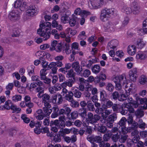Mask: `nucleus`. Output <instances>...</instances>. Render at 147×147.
Masks as SVG:
<instances>
[{"mask_svg": "<svg viewBox=\"0 0 147 147\" xmlns=\"http://www.w3.org/2000/svg\"><path fill=\"white\" fill-rule=\"evenodd\" d=\"M113 81L115 83V88L116 90L119 91V92L121 93L119 97L118 100L120 101H123L127 100V97L129 94V93L127 92L126 94H123V90L122 89V85L127 84V81L125 75L122 74L117 76L113 78Z\"/></svg>", "mask_w": 147, "mask_h": 147, "instance_id": "obj_1", "label": "nucleus"}, {"mask_svg": "<svg viewBox=\"0 0 147 147\" xmlns=\"http://www.w3.org/2000/svg\"><path fill=\"white\" fill-rule=\"evenodd\" d=\"M87 116L88 118L86 119H87V121H88L90 123L92 124L94 118L93 114L91 112H89L88 113Z\"/></svg>", "mask_w": 147, "mask_h": 147, "instance_id": "obj_40", "label": "nucleus"}, {"mask_svg": "<svg viewBox=\"0 0 147 147\" xmlns=\"http://www.w3.org/2000/svg\"><path fill=\"white\" fill-rule=\"evenodd\" d=\"M88 109L90 111H93L95 110V108L93 104L91 102H88L87 104Z\"/></svg>", "mask_w": 147, "mask_h": 147, "instance_id": "obj_39", "label": "nucleus"}, {"mask_svg": "<svg viewBox=\"0 0 147 147\" xmlns=\"http://www.w3.org/2000/svg\"><path fill=\"white\" fill-rule=\"evenodd\" d=\"M58 76L59 82H63L65 81V78L63 75L60 74L58 75Z\"/></svg>", "mask_w": 147, "mask_h": 147, "instance_id": "obj_59", "label": "nucleus"}, {"mask_svg": "<svg viewBox=\"0 0 147 147\" xmlns=\"http://www.w3.org/2000/svg\"><path fill=\"white\" fill-rule=\"evenodd\" d=\"M35 67L33 65H31L28 67V74L30 76H31L34 74V69Z\"/></svg>", "mask_w": 147, "mask_h": 147, "instance_id": "obj_31", "label": "nucleus"}, {"mask_svg": "<svg viewBox=\"0 0 147 147\" xmlns=\"http://www.w3.org/2000/svg\"><path fill=\"white\" fill-rule=\"evenodd\" d=\"M78 52H75V51H73L72 54H71L69 58V59L71 62L73 61L74 59V55Z\"/></svg>", "mask_w": 147, "mask_h": 147, "instance_id": "obj_58", "label": "nucleus"}, {"mask_svg": "<svg viewBox=\"0 0 147 147\" xmlns=\"http://www.w3.org/2000/svg\"><path fill=\"white\" fill-rule=\"evenodd\" d=\"M100 70V66L97 65H94L92 68V70L93 73L97 74H98Z\"/></svg>", "mask_w": 147, "mask_h": 147, "instance_id": "obj_27", "label": "nucleus"}, {"mask_svg": "<svg viewBox=\"0 0 147 147\" xmlns=\"http://www.w3.org/2000/svg\"><path fill=\"white\" fill-rule=\"evenodd\" d=\"M47 70V69H42L41 70L40 73V79H43L45 77H45H46Z\"/></svg>", "mask_w": 147, "mask_h": 147, "instance_id": "obj_41", "label": "nucleus"}, {"mask_svg": "<svg viewBox=\"0 0 147 147\" xmlns=\"http://www.w3.org/2000/svg\"><path fill=\"white\" fill-rule=\"evenodd\" d=\"M21 118L25 123H28L30 122V119L27 117V115L26 114H22L21 116Z\"/></svg>", "mask_w": 147, "mask_h": 147, "instance_id": "obj_45", "label": "nucleus"}, {"mask_svg": "<svg viewBox=\"0 0 147 147\" xmlns=\"http://www.w3.org/2000/svg\"><path fill=\"white\" fill-rule=\"evenodd\" d=\"M21 30L18 29H15L13 30V33L12 36L14 37H18L19 36Z\"/></svg>", "mask_w": 147, "mask_h": 147, "instance_id": "obj_44", "label": "nucleus"}, {"mask_svg": "<svg viewBox=\"0 0 147 147\" xmlns=\"http://www.w3.org/2000/svg\"><path fill=\"white\" fill-rule=\"evenodd\" d=\"M90 1L92 6L95 9L100 8L105 4L104 0H90Z\"/></svg>", "mask_w": 147, "mask_h": 147, "instance_id": "obj_8", "label": "nucleus"}, {"mask_svg": "<svg viewBox=\"0 0 147 147\" xmlns=\"http://www.w3.org/2000/svg\"><path fill=\"white\" fill-rule=\"evenodd\" d=\"M47 115L45 113H43L39 115H38L36 116H34V117L36 118L37 120H42L44 117H47Z\"/></svg>", "mask_w": 147, "mask_h": 147, "instance_id": "obj_36", "label": "nucleus"}, {"mask_svg": "<svg viewBox=\"0 0 147 147\" xmlns=\"http://www.w3.org/2000/svg\"><path fill=\"white\" fill-rule=\"evenodd\" d=\"M117 116L115 114H113L109 115L107 121L113 123L114 121L116 120Z\"/></svg>", "mask_w": 147, "mask_h": 147, "instance_id": "obj_46", "label": "nucleus"}, {"mask_svg": "<svg viewBox=\"0 0 147 147\" xmlns=\"http://www.w3.org/2000/svg\"><path fill=\"white\" fill-rule=\"evenodd\" d=\"M114 88L113 85L110 83H109L107 84L106 86V89L109 91L110 92L113 91Z\"/></svg>", "mask_w": 147, "mask_h": 147, "instance_id": "obj_53", "label": "nucleus"}, {"mask_svg": "<svg viewBox=\"0 0 147 147\" xmlns=\"http://www.w3.org/2000/svg\"><path fill=\"white\" fill-rule=\"evenodd\" d=\"M115 9L114 8L108 9L107 8L102 9L100 16V20L103 22L107 21L111 15L114 14Z\"/></svg>", "mask_w": 147, "mask_h": 147, "instance_id": "obj_4", "label": "nucleus"}, {"mask_svg": "<svg viewBox=\"0 0 147 147\" xmlns=\"http://www.w3.org/2000/svg\"><path fill=\"white\" fill-rule=\"evenodd\" d=\"M112 109L114 111L117 112L120 109V106L118 104H113L112 106Z\"/></svg>", "mask_w": 147, "mask_h": 147, "instance_id": "obj_52", "label": "nucleus"}, {"mask_svg": "<svg viewBox=\"0 0 147 147\" xmlns=\"http://www.w3.org/2000/svg\"><path fill=\"white\" fill-rule=\"evenodd\" d=\"M22 96L20 94H16L12 97V100L14 102H17L21 101Z\"/></svg>", "mask_w": 147, "mask_h": 147, "instance_id": "obj_30", "label": "nucleus"}, {"mask_svg": "<svg viewBox=\"0 0 147 147\" xmlns=\"http://www.w3.org/2000/svg\"><path fill=\"white\" fill-rule=\"evenodd\" d=\"M57 52H60L62 50V46L60 43H58L57 44L56 47H55V49H54Z\"/></svg>", "mask_w": 147, "mask_h": 147, "instance_id": "obj_55", "label": "nucleus"}, {"mask_svg": "<svg viewBox=\"0 0 147 147\" xmlns=\"http://www.w3.org/2000/svg\"><path fill=\"white\" fill-rule=\"evenodd\" d=\"M57 43V42L56 40H53L51 44V50H54L55 49V47H56L57 44H58Z\"/></svg>", "mask_w": 147, "mask_h": 147, "instance_id": "obj_63", "label": "nucleus"}, {"mask_svg": "<svg viewBox=\"0 0 147 147\" xmlns=\"http://www.w3.org/2000/svg\"><path fill=\"white\" fill-rule=\"evenodd\" d=\"M118 126V125H117V127H113L112 129L111 132L113 133H116L117 134L118 133L119 134H121V133H122V131L120 128H119Z\"/></svg>", "mask_w": 147, "mask_h": 147, "instance_id": "obj_33", "label": "nucleus"}, {"mask_svg": "<svg viewBox=\"0 0 147 147\" xmlns=\"http://www.w3.org/2000/svg\"><path fill=\"white\" fill-rule=\"evenodd\" d=\"M112 110H107L105 107V105L102 103L101 107L97 108L95 110V112L98 114H101L103 120H100L102 122H105V121L108 116L111 113Z\"/></svg>", "mask_w": 147, "mask_h": 147, "instance_id": "obj_3", "label": "nucleus"}, {"mask_svg": "<svg viewBox=\"0 0 147 147\" xmlns=\"http://www.w3.org/2000/svg\"><path fill=\"white\" fill-rule=\"evenodd\" d=\"M139 82L143 85L147 82V77L145 75H142L139 79Z\"/></svg>", "mask_w": 147, "mask_h": 147, "instance_id": "obj_28", "label": "nucleus"}, {"mask_svg": "<svg viewBox=\"0 0 147 147\" xmlns=\"http://www.w3.org/2000/svg\"><path fill=\"white\" fill-rule=\"evenodd\" d=\"M76 20L74 18H70V20L69 22L70 26L71 27L74 26L76 24Z\"/></svg>", "mask_w": 147, "mask_h": 147, "instance_id": "obj_64", "label": "nucleus"}, {"mask_svg": "<svg viewBox=\"0 0 147 147\" xmlns=\"http://www.w3.org/2000/svg\"><path fill=\"white\" fill-rule=\"evenodd\" d=\"M26 3L22 2L21 0H17L14 3V7L18 9L17 10L19 9L20 11H24V10Z\"/></svg>", "mask_w": 147, "mask_h": 147, "instance_id": "obj_9", "label": "nucleus"}, {"mask_svg": "<svg viewBox=\"0 0 147 147\" xmlns=\"http://www.w3.org/2000/svg\"><path fill=\"white\" fill-rule=\"evenodd\" d=\"M136 47L134 45H130L128 46L127 49V52L130 55H134L137 51Z\"/></svg>", "mask_w": 147, "mask_h": 147, "instance_id": "obj_16", "label": "nucleus"}, {"mask_svg": "<svg viewBox=\"0 0 147 147\" xmlns=\"http://www.w3.org/2000/svg\"><path fill=\"white\" fill-rule=\"evenodd\" d=\"M44 104V107H43V110L44 113L47 115H49L52 112V110L50 108L51 105L50 104V101L45 102L42 103Z\"/></svg>", "mask_w": 147, "mask_h": 147, "instance_id": "obj_10", "label": "nucleus"}, {"mask_svg": "<svg viewBox=\"0 0 147 147\" xmlns=\"http://www.w3.org/2000/svg\"><path fill=\"white\" fill-rule=\"evenodd\" d=\"M8 17L11 21H16L19 20L20 18V11L17 9L13 10L10 13Z\"/></svg>", "mask_w": 147, "mask_h": 147, "instance_id": "obj_7", "label": "nucleus"}, {"mask_svg": "<svg viewBox=\"0 0 147 147\" xmlns=\"http://www.w3.org/2000/svg\"><path fill=\"white\" fill-rule=\"evenodd\" d=\"M71 102L70 105L73 107L76 108L79 106V104L78 102L73 99Z\"/></svg>", "mask_w": 147, "mask_h": 147, "instance_id": "obj_48", "label": "nucleus"}, {"mask_svg": "<svg viewBox=\"0 0 147 147\" xmlns=\"http://www.w3.org/2000/svg\"><path fill=\"white\" fill-rule=\"evenodd\" d=\"M118 41L115 39L112 40L109 42L107 44V49L109 50L110 49H114L117 46Z\"/></svg>", "mask_w": 147, "mask_h": 147, "instance_id": "obj_13", "label": "nucleus"}, {"mask_svg": "<svg viewBox=\"0 0 147 147\" xmlns=\"http://www.w3.org/2000/svg\"><path fill=\"white\" fill-rule=\"evenodd\" d=\"M39 11V9L36 5H30L26 9V14L28 16L32 17L36 15Z\"/></svg>", "mask_w": 147, "mask_h": 147, "instance_id": "obj_5", "label": "nucleus"}, {"mask_svg": "<svg viewBox=\"0 0 147 147\" xmlns=\"http://www.w3.org/2000/svg\"><path fill=\"white\" fill-rule=\"evenodd\" d=\"M122 11L127 15L130 14L132 12V9L130 7L126 6H124L121 9Z\"/></svg>", "mask_w": 147, "mask_h": 147, "instance_id": "obj_24", "label": "nucleus"}, {"mask_svg": "<svg viewBox=\"0 0 147 147\" xmlns=\"http://www.w3.org/2000/svg\"><path fill=\"white\" fill-rule=\"evenodd\" d=\"M129 77L130 80L135 82L138 76V71L136 68H133L129 72Z\"/></svg>", "mask_w": 147, "mask_h": 147, "instance_id": "obj_11", "label": "nucleus"}, {"mask_svg": "<svg viewBox=\"0 0 147 147\" xmlns=\"http://www.w3.org/2000/svg\"><path fill=\"white\" fill-rule=\"evenodd\" d=\"M42 99V102L50 101V96H49L46 94H43L41 96Z\"/></svg>", "mask_w": 147, "mask_h": 147, "instance_id": "obj_32", "label": "nucleus"}, {"mask_svg": "<svg viewBox=\"0 0 147 147\" xmlns=\"http://www.w3.org/2000/svg\"><path fill=\"white\" fill-rule=\"evenodd\" d=\"M78 37L80 40H82L86 39L87 36L86 34L85 31H83L81 32L78 36Z\"/></svg>", "mask_w": 147, "mask_h": 147, "instance_id": "obj_35", "label": "nucleus"}, {"mask_svg": "<svg viewBox=\"0 0 147 147\" xmlns=\"http://www.w3.org/2000/svg\"><path fill=\"white\" fill-rule=\"evenodd\" d=\"M135 114L136 116L141 117L144 115V113L142 110L138 109L135 112Z\"/></svg>", "mask_w": 147, "mask_h": 147, "instance_id": "obj_43", "label": "nucleus"}, {"mask_svg": "<svg viewBox=\"0 0 147 147\" xmlns=\"http://www.w3.org/2000/svg\"><path fill=\"white\" fill-rule=\"evenodd\" d=\"M11 109L13 110L14 112L17 113H20L21 109L20 107H17L16 106L13 105H11Z\"/></svg>", "mask_w": 147, "mask_h": 147, "instance_id": "obj_50", "label": "nucleus"}, {"mask_svg": "<svg viewBox=\"0 0 147 147\" xmlns=\"http://www.w3.org/2000/svg\"><path fill=\"white\" fill-rule=\"evenodd\" d=\"M44 88L40 86L38 87L36 89V91L38 92V94L37 95V96L39 98H41V96L40 95V94L43 93L44 92Z\"/></svg>", "mask_w": 147, "mask_h": 147, "instance_id": "obj_42", "label": "nucleus"}, {"mask_svg": "<svg viewBox=\"0 0 147 147\" xmlns=\"http://www.w3.org/2000/svg\"><path fill=\"white\" fill-rule=\"evenodd\" d=\"M132 12L134 14H137L140 12V8L138 4L136 2H133L131 5Z\"/></svg>", "mask_w": 147, "mask_h": 147, "instance_id": "obj_17", "label": "nucleus"}, {"mask_svg": "<svg viewBox=\"0 0 147 147\" xmlns=\"http://www.w3.org/2000/svg\"><path fill=\"white\" fill-rule=\"evenodd\" d=\"M81 111V112L79 113V115L82 117L84 118L86 115V108H82L79 110V111Z\"/></svg>", "mask_w": 147, "mask_h": 147, "instance_id": "obj_38", "label": "nucleus"}, {"mask_svg": "<svg viewBox=\"0 0 147 147\" xmlns=\"http://www.w3.org/2000/svg\"><path fill=\"white\" fill-rule=\"evenodd\" d=\"M147 58L145 52L142 51H138L136 55V58L138 60H144Z\"/></svg>", "mask_w": 147, "mask_h": 147, "instance_id": "obj_15", "label": "nucleus"}, {"mask_svg": "<svg viewBox=\"0 0 147 147\" xmlns=\"http://www.w3.org/2000/svg\"><path fill=\"white\" fill-rule=\"evenodd\" d=\"M71 51L69 44H65L64 49L63 50V52H65L67 54H69L71 53Z\"/></svg>", "mask_w": 147, "mask_h": 147, "instance_id": "obj_34", "label": "nucleus"}, {"mask_svg": "<svg viewBox=\"0 0 147 147\" xmlns=\"http://www.w3.org/2000/svg\"><path fill=\"white\" fill-rule=\"evenodd\" d=\"M100 98L101 100L104 101L107 99V94L104 90L101 91L100 92Z\"/></svg>", "mask_w": 147, "mask_h": 147, "instance_id": "obj_37", "label": "nucleus"}, {"mask_svg": "<svg viewBox=\"0 0 147 147\" xmlns=\"http://www.w3.org/2000/svg\"><path fill=\"white\" fill-rule=\"evenodd\" d=\"M127 137L128 136L127 135L122 136L119 139L120 142L121 143L125 142L127 139Z\"/></svg>", "mask_w": 147, "mask_h": 147, "instance_id": "obj_61", "label": "nucleus"}, {"mask_svg": "<svg viewBox=\"0 0 147 147\" xmlns=\"http://www.w3.org/2000/svg\"><path fill=\"white\" fill-rule=\"evenodd\" d=\"M127 120L125 117H123L119 121L118 127L120 128L122 131V133L125 134H127L128 131V128L125 127V122Z\"/></svg>", "mask_w": 147, "mask_h": 147, "instance_id": "obj_6", "label": "nucleus"}, {"mask_svg": "<svg viewBox=\"0 0 147 147\" xmlns=\"http://www.w3.org/2000/svg\"><path fill=\"white\" fill-rule=\"evenodd\" d=\"M73 92L70 91L68 92V93L66 94L65 98L69 102H71L73 99Z\"/></svg>", "mask_w": 147, "mask_h": 147, "instance_id": "obj_23", "label": "nucleus"}, {"mask_svg": "<svg viewBox=\"0 0 147 147\" xmlns=\"http://www.w3.org/2000/svg\"><path fill=\"white\" fill-rule=\"evenodd\" d=\"M71 14V12L69 11L68 10L66 11L65 13L62 15L61 17V22L63 24L69 23L70 20L69 16Z\"/></svg>", "mask_w": 147, "mask_h": 147, "instance_id": "obj_12", "label": "nucleus"}, {"mask_svg": "<svg viewBox=\"0 0 147 147\" xmlns=\"http://www.w3.org/2000/svg\"><path fill=\"white\" fill-rule=\"evenodd\" d=\"M50 45L48 44H44L41 45L40 46V49L42 50H45L49 48Z\"/></svg>", "mask_w": 147, "mask_h": 147, "instance_id": "obj_62", "label": "nucleus"}, {"mask_svg": "<svg viewBox=\"0 0 147 147\" xmlns=\"http://www.w3.org/2000/svg\"><path fill=\"white\" fill-rule=\"evenodd\" d=\"M40 64L42 65V67L44 68H46L48 65V62L46 61L45 59H40Z\"/></svg>", "mask_w": 147, "mask_h": 147, "instance_id": "obj_47", "label": "nucleus"}, {"mask_svg": "<svg viewBox=\"0 0 147 147\" xmlns=\"http://www.w3.org/2000/svg\"><path fill=\"white\" fill-rule=\"evenodd\" d=\"M52 102L56 104H60L63 101L62 96L59 94H54L52 96Z\"/></svg>", "mask_w": 147, "mask_h": 147, "instance_id": "obj_14", "label": "nucleus"}, {"mask_svg": "<svg viewBox=\"0 0 147 147\" xmlns=\"http://www.w3.org/2000/svg\"><path fill=\"white\" fill-rule=\"evenodd\" d=\"M143 32L147 34V19H145L143 22Z\"/></svg>", "mask_w": 147, "mask_h": 147, "instance_id": "obj_49", "label": "nucleus"}, {"mask_svg": "<svg viewBox=\"0 0 147 147\" xmlns=\"http://www.w3.org/2000/svg\"><path fill=\"white\" fill-rule=\"evenodd\" d=\"M104 29L105 31L112 32L114 30V25L111 22H109L105 24Z\"/></svg>", "mask_w": 147, "mask_h": 147, "instance_id": "obj_18", "label": "nucleus"}, {"mask_svg": "<svg viewBox=\"0 0 147 147\" xmlns=\"http://www.w3.org/2000/svg\"><path fill=\"white\" fill-rule=\"evenodd\" d=\"M51 26V23L48 22H45L40 25V28L38 29L37 33L40 36L43 37L44 41L47 40L50 37Z\"/></svg>", "mask_w": 147, "mask_h": 147, "instance_id": "obj_2", "label": "nucleus"}, {"mask_svg": "<svg viewBox=\"0 0 147 147\" xmlns=\"http://www.w3.org/2000/svg\"><path fill=\"white\" fill-rule=\"evenodd\" d=\"M67 73L66 75L67 77L68 78H72L73 79L75 80V76L76 73L74 71L73 69H71L67 71Z\"/></svg>", "mask_w": 147, "mask_h": 147, "instance_id": "obj_26", "label": "nucleus"}, {"mask_svg": "<svg viewBox=\"0 0 147 147\" xmlns=\"http://www.w3.org/2000/svg\"><path fill=\"white\" fill-rule=\"evenodd\" d=\"M107 129L106 127L104 126H100L99 128V131L102 133H104L107 131Z\"/></svg>", "mask_w": 147, "mask_h": 147, "instance_id": "obj_56", "label": "nucleus"}, {"mask_svg": "<svg viewBox=\"0 0 147 147\" xmlns=\"http://www.w3.org/2000/svg\"><path fill=\"white\" fill-rule=\"evenodd\" d=\"M103 102V104L105 105V108H106L107 109L108 108H110L112 107L113 104L112 101L107 99L104 101Z\"/></svg>", "mask_w": 147, "mask_h": 147, "instance_id": "obj_25", "label": "nucleus"}, {"mask_svg": "<svg viewBox=\"0 0 147 147\" xmlns=\"http://www.w3.org/2000/svg\"><path fill=\"white\" fill-rule=\"evenodd\" d=\"M71 90L73 91L74 95L76 98H80L81 96L82 93L76 87H73L71 88Z\"/></svg>", "mask_w": 147, "mask_h": 147, "instance_id": "obj_21", "label": "nucleus"}, {"mask_svg": "<svg viewBox=\"0 0 147 147\" xmlns=\"http://www.w3.org/2000/svg\"><path fill=\"white\" fill-rule=\"evenodd\" d=\"M40 79L41 80H43L45 83L48 85L50 84L51 81V79L47 78V77H45H45L43 79Z\"/></svg>", "mask_w": 147, "mask_h": 147, "instance_id": "obj_54", "label": "nucleus"}, {"mask_svg": "<svg viewBox=\"0 0 147 147\" xmlns=\"http://www.w3.org/2000/svg\"><path fill=\"white\" fill-rule=\"evenodd\" d=\"M12 101L11 100H8L6 101L4 105L5 109L9 110L10 109H11V105H13Z\"/></svg>", "mask_w": 147, "mask_h": 147, "instance_id": "obj_29", "label": "nucleus"}, {"mask_svg": "<svg viewBox=\"0 0 147 147\" xmlns=\"http://www.w3.org/2000/svg\"><path fill=\"white\" fill-rule=\"evenodd\" d=\"M140 103L142 104H145L146 105L145 109H147V99L146 98H140Z\"/></svg>", "mask_w": 147, "mask_h": 147, "instance_id": "obj_57", "label": "nucleus"}, {"mask_svg": "<svg viewBox=\"0 0 147 147\" xmlns=\"http://www.w3.org/2000/svg\"><path fill=\"white\" fill-rule=\"evenodd\" d=\"M91 71L88 69H86L85 70L82 74V76L84 77L87 78L91 74Z\"/></svg>", "mask_w": 147, "mask_h": 147, "instance_id": "obj_51", "label": "nucleus"}, {"mask_svg": "<svg viewBox=\"0 0 147 147\" xmlns=\"http://www.w3.org/2000/svg\"><path fill=\"white\" fill-rule=\"evenodd\" d=\"M113 98L115 100H116L118 98L119 96V93L117 91H115L112 94Z\"/></svg>", "mask_w": 147, "mask_h": 147, "instance_id": "obj_60", "label": "nucleus"}, {"mask_svg": "<svg viewBox=\"0 0 147 147\" xmlns=\"http://www.w3.org/2000/svg\"><path fill=\"white\" fill-rule=\"evenodd\" d=\"M70 132V130L69 129L61 128L58 132L59 136H63L65 134H68Z\"/></svg>", "mask_w": 147, "mask_h": 147, "instance_id": "obj_22", "label": "nucleus"}, {"mask_svg": "<svg viewBox=\"0 0 147 147\" xmlns=\"http://www.w3.org/2000/svg\"><path fill=\"white\" fill-rule=\"evenodd\" d=\"M86 90L87 91H91L92 95H95L98 92V90L96 88L94 87L92 85L88 84L86 87Z\"/></svg>", "mask_w": 147, "mask_h": 147, "instance_id": "obj_20", "label": "nucleus"}, {"mask_svg": "<svg viewBox=\"0 0 147 147\" xmlns=\"http://www.w3.org/2000/svg\"><path fill=\"white\" fill-rule=\"evenodd\" d=\"M146 43V42L144 41L142 39L139 38L136 41V47L138 49H141L144 47Z\"/></svg>", "mask_w": 147, "mask_h": 147, "instance_id": "obj_19", "label": "nucleus"}]
</instances>
